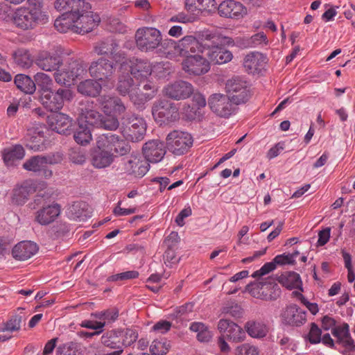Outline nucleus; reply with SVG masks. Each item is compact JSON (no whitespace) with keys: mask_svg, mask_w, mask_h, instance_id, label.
<instances>
[{"mask_svg":"<svg viewBox=\"0 0 355 355\" xmlns=\"http://www.w3.org/2000/svg\"><path fill=\"white\" fill-rule=\"evenodd\" d=\"M81 351L77 343L68 342L60 345L56 349V355H80Z\"/></svg>","mask_w":355,"mask_h":355,"instance_id":"nucleus-54","label":"nucleus"},{"mask_svg":"<svg viewBox=\"0 0 355 355\" xmlns=\"http://www.w3.org/2000/svg\"><path fill=\"white\" fill-rule=\"evenodd\" d=\"M216 8L221 17L228 18L239 19L243 17L245 12L243 6L240 2L234 0L223 1Z\"/></svg>","mask_w":355,"mask_h":355,"instance_id":"nucleus-31","label":"nucleus"},{"mask_svg":"<svg viewBox=\"0 0 355 355\" xmlns=\"http://www.w3.org/2000/svg\"><path fill=\"white\" fill-rule=\"evenodd\" d=\"M162 46L164 49V55L169 59L175 58L177 53L187 58V56L204 53L206 49L205 42L200 43L193 35H187L178 42L173 40H165Z\"/></svg>","mask_w":355,"mask_h":355,"instance_id":"nucleus-2","label":"nucleus"},{"mask_svg":"<svg viewBox=\"0 0 355 355\" xmlns=\"http://www.w3.org/2000/svg\"><path fill=\"white\" fill-rule=\"evenodd\" d=\"M146 132V123L142 117L133 116L129 119L123 130V135L132 142H137L144 139Z\"/></svg>","mask_w":355,"mask_h":355,"instance_id":"nucleus-18","label":"nucleus"},{"mask_svg":"<svg viewBox=\"0 0 355 355\" xmlns=\"http://www.w3.org/2000/svg\"><path fill=\"white\" fill-rule=\"evenodd\" d=\"M36 188L35 184L31 180H26L21 184L16 185L10 195V203L17 206L24 205L30 195L36 191Z\"/></svg>","mask_w":355,"mask_h":355,"instance_id":"nucleus-19","label":"nucleus"},{"mask_svg":"<svg viewBox=\"0 0 355 355\" xmlns=\"http://www.w3.org/2000/svg\"><path fill=\"white\" fill-rule=\"evenodd\" d=\"M203 37L205 42L209 43L210 46H218L222 48L234 46V41L232 37L216 32L206 33L203 35Z\"/></svg>","mask_w":355,"mask_h":355,"instance_id":"nucleus-41","label":"nucleus"},{"mask_svg":"<svg viewBox=\"0 0 355 355\" xmlns=\"http://www.w3.org/2000/svg\"><path fill=\"white\" fill-rule=\"evenodd\" d=\"M75 13H62L54 21L55 28L60 33L71 31L75 33Z\"/></svg>","mask_w":355,"mask_h":355,"instance_id":"nucleus-39","label":"nucleus"},{"mask_svg":"<svg viewBox=\"0 0 355 355\" xmlns=\"http://www.w3.org/2000/svg\"><path fill=\"white\" fill-rule=\"evenodd\" d=\"M85 72L83 65L74 61L70 64L68 71L56 72L54 74L55 80L60 85H70L76 79L81 77Z\"/></svg>","mask_w":355,"mask_h":355,"instance_id":"nucleus-26","label":"nucleus"},{"mask_svg":"<svg viewBox=\"0 0 355 355\" xmlns=\"http://www.w3.org/2000/svg\"><path fill=\"white\" fill-rule=\"evenodd\" d=\"M218 329L227 340L232 343H240L244 340L245 333L236 323L227 319H220L218 322Z\"/></svg>","mask_w":355,"mask_h":355,"instance_id":"nucleus-16","label":"nucleus"},{"mask_svg":"<svg viewBox=\"0 0 355 355\" xmlns=\"http://www.w3.org/2000/svg\"><path fill=\"white\" fill-rule=\"evenodd\" d=\"M88 8H80L75 13V33L85 34L92 31L100 22L99 16L94 13L91 5L87 2Z\"/></svg>","mask_w":355,"mask_h":355,"instance_id":"nucleus-10","label":"nucleus"},{"mask_svg":"<svg viewBox=\"0 0 355 355\" xmlns=\"http://www.w3.org/2000/svg\"><path fill=\"white\" fill-rule=\"evenodd\" d=\"M102 89L101 85L97 81L92 79H87L80 83L77 90L83 95L96 97Z\"/></svg>","mask_w":355,"mask_h":355,"instance_id":"nucleus-44","label":"nucleus"},{"mask_svg":"<svg viewBox=\"0 0 355 355\" xmlns=\"http://www.w3.org/2000/svg\"><path fill=\"white\" fill-rule=\"evenodd\" d=\"M268 43V40L263 32L256 33L247 40L248 46L251 48L267 45Z\"/></svg>","mask_w":355,"mask_h":355,"instance_id":"nucleus-57","label":"nucleus"},{"mask_svg":"<svg viewBox=\"0 0 355 355\" xmlns=\"http://www.w3.org/2000/svg\"><path fill=\"white\" fill-rule=\"evenodd\" d=\"M25 155L24 148L20 145L4 150L3 153V159L6 166H13L15 162L19 161Z\"/></svg>","mask_w":355,"mask_h":355,"instance_id":"nucleus-45","label":"nucleus"},{"mask_svg":"<svg viewBox=\"0 0 355 355\" xmlns=\"http://www.w3.org/2000/svg\"><path fill=\"white\" fill-rule=\"evenodd\" d=\"M225 89L235 105L246 103L251 96L247 81L239 76L229 79L225 84Z\"/></svg>","mask_w":355,"mask_h":355,"instance_id":"nucleus-7","label":"nucleus"},{"mask_svg":"<svg viewBox=\"0 0 355 355\" xmlns=\"http://www.w3.org/2000/svg\"><path fill=\"white\" fill-rule=\"evenodd\" d=\"M22 317L15 315L0 326V342H5L12 337L13 332H17L21 329Z\"/></svg>","mask_w":355,"mask_h":355,"instance_id":"nucleus-35","label":"nucleus"},{"mask_svg":"<svg viewBox=\"0 0 355 355\" xmlns=\"http://www.w3.org/2000/svg\"><path fill=\"white\" fill-rule=\"evenodd\" d=\"M123 331L121 329L107 331L101 336V343L105 346L116 350L123 349L121 346V336Z\"/></svg>","mask_w":355,"mask_h":355,"instance_id":"nucleus-38","label":"nucleus"},{"mask_svg":"<svg viewBox=\"0 0 355 355\" xmlns=\"http://www.w3.org/2000/svg\"><path fill=\"white\" fill-rule=\"evenodd\" d=\"M69 217L75 220L84 221L91 217L89 205L84 201L73 202L68 209Z\"/></svg>","mask_w":355,"mask_h":355,"instance_id":"nucleus-37","label":"nucleus"},{"mask_svg":"<svg viewBox=\"0 0 355 355\" xmlns=\"http://www.w3.org/2000/svg\"><path fill=\"white\" fill-rule=\"evenodd\" d=\"M268 59L266 55L258 52H251L245 55L243 60V67L248 73H259L264 69Z\"/></svg>","mask_w":355,"mask_h":355,"instance_id":"nucleus-25","label":"nucleus"},{"mask_svg":"<svg viewBox=\"0 0 355 355\" xmlns=\"http://www.w3.org/2000/svg\"><path fill=\"white\" fill-rule=\"evenodd\" d=\"M278 282L288 289L297 288L302 291V282L300 276L295 272H285L278 278Z\"/></svg>","mask_w":355,"mask_h":355,"instance_id":"nucleus-40","label":"nucleus"},{"mask_svg":"<svg viewBox=\"0 0 355 355\" xmlns=\"http://www.w3.org/2000/svg\"><path fill=\"white\" fill-rule=\"evenodd\" d=\"M142 153L148 164L149 162L158 163L166 155V145L159 139L149 140L143 145Z\"/></svg>","mask_w":355,"mask_h":355,"instance_id":"nucleus-17","label":"nucleus"},{"mask_svg":"<svg viewBox=\"0 0 355 355\" xmlns=\"http://www.w3.org/2000/svg\"><path fill=\"white\" fill-rule=\"evenodd\" d=\"M15 84L21 92L32 94L35 92V83L28 76L17 74L15 78Z\"/></svg>","mask_w":355,"mask_h":355,"instance_id":"nucleus-47","label":"nucleus"},{"mask_svg":"<svg viewBox=\"0 0 355 355\" xmlns=\"http://www.w3.org/2000/svg\"><path fill=\"white\" fill-rule=\"evenodd\" d=\"M166 140L168 150L178 156L187 153L193 143V139L191 134L179 130L171 132L167 135Z\"/></svg>","mask_w":355,"mask_h":355,"instance_id":"nucleus-6","label":"nucleus"},{"mask_svg":"<svg viewBox=\"0 0 355 355\" xmlns=\"http://www.w3.org/2000/svg\"><path fill=\"white\" fill-rule=\"evenodd\" d=\"M35 85H37L39 87L40 95L42 92H45L51 89L53 85V80L51 78L43 72H38L34 76V80Z\"/></svg>","mask_w":355,"mask_h":355,"instance_id":"nucleus-52","label":"nucleus"},{"mask_svg":"<svg viewBox=\"0 0 355 355\" xmlns=\"http://www.w3.org/2000/svg\"><path fill=\"white\" fill-rule=\"evenodd\" d=\"M73 99V92L67 88H59L56 91L49 89L40 95V102L48 111L57 112L64 106L65 101Z\"/></svg>","mask_w":355,"mask_h":355,"instance_id":"nucleus-3","label":"nucleus"},{"mask_svg":"<svg viewBox=\"0 0 355 355\" xmlns=\"http://www.w3.org/2000/svg\"><path fill=\"white\" fill-rule=\"evenodd\" d=\"M152 67L153 72L159 78L166 77L171 73L170 63L167 62H157Z\"/></svg>","mask_w":355,"mask_h":355,"instance_id":"nucleus-61","label":"nucleus"},{"mask_svg":"<svg viewBox=\"0 0 355 355\" xmlns=\"http://www.w3.org/2000/svg\"><path fill=\"white\" fill-rule=\"evenodd\" d=\"M208 104L213 112L224 118H228L234 114L237 105L227 95L222 94H212L208 100Z\"/></svg>","mask_w":355,"mask_h":355,"instance_id":"nucleus-13","label":"nucleus"},{"mask_svg":"<svg viewBox=\"0 0 355 355\" xmlns=\"http://www.w3.org/2000/svg\"><path fill=\"white\" fill-rule=\"evenodd\" d=\"M80 121L86 123L88 126H98L101 123L102 114L95 109L93 101H86L80 104L79 108Z\"/></svg>","mask_w":355,"mask_h":355,"instance_id":"nucleus-23","label":"nucleus"},{"mask_svg":"<svg viewBox=\"0 0 355 355\" xmlns=\"http://www.w3.org/2000/svg\"><path fill=\"white\" fill-rule=\"evenodd\" d=\"M89 71L91 76L98 80H106L114 71V63L105 58H100L92 62Z\"/></svg>","mask_w":355,"mask_h":355,"instance_id":"nucleus-21","label":"nucleus"},{"mask_svg":"<svg viewBox=\"0 0 355 355\" xmlns=\"http://www.w3.org/2000/svg\"><path fill=\"white\" fill-rule=\"evenodd\" d=\"M150 164L140 155L132 154L125 164V168L129 174L135 177H143L149 170Z\"/></svg>","mask_w":355,"mask_h":355,"instance_id":"nucleus-29","label":"nucleus"},{"mask_svg":"<svg viewBox=\"0 0 355 355\" xmlns=\"http://www.w3.org/2000/svg\"><path fill=\"white\" fill-rule=\"evenodd\" d=\"M69 159L76 164H83L86 161V153L81 148H73L69 153Z\"/></svg>","mask_w":355,"mask_h":355,"instance_id":"nucleus-58","label":"nucleus"},{"mask_svg":"<svg viewBox=\"0 0 355 355\" xmlns=\"http://www.w3.org/2000/svg\"><path fill=\"white\" fill-rule=\"evenodd\" d=\"M73 120L67 114L57 112L48 117L51 129L59 134L69 135Z\"/></svg>","mask_w":355,"mask_h":355,"instance_id":"nucleus-24","label":"nucleus"},{"mask_svg":"<svg viewBox=\"0 0 355 355\" xmlns=\"http://www.w3.org/2000/svg\"><path fill=\"white\" fill-rule=\"evenodd\" d=\"M44 132L37 128H29L24 137L26 147L35 152L43 151L46 149Z\"/></svg>","mask_w":355,"mask_h":355,"instance_id":"nucleus-27","label":"nucleus"},{"mask_svg":"<svg viewBox=\"0 0 355 355\" xmlns=\"http://www.w3.org/2000/svg\"><path fill=\"white\" fill-rule=\"evenodd\" d=\"M123 333L121 336V346L128 347L132 345L138 338V332L133 329H122Z\"/></svg>","mask_w":355,"mask_h":355,"instance_id":"nucleus-55","label":"nucleus"},{"mask_svg":"<svg viewBox=\"0 0 355 355\" xmlns=\"http://www.w3.org/2000/svg\"><path fill=\"white\" fill-rule=\"evenodd\" d=\"M54 8L58 12L76 13L78 9L87 8V2L85 0H55Z\"/></svg>","mask_w":355,"mask_h":355,"instance_id":"nucleus-36","label":"nucleus"},{"mask_svg":"<svg viewBox=\"0 0 355 355\" xmlns=\"http://www.w3.org/2000/svg\"><path fill=\"white\" fill-rule=\"evenodd\" d=\"M205 45H206V55L214 64H222L232 60L233 55L231 51L221 46H210L207 42H205Z\"/></svg>","mask_w":355,"mask_h":355,"instance_id":"nucleus-34","label":"nucleus"},{"mask_svg":"<svg viewBox=\"0 0 355 355\" xmlns=\"http://www.w3.org/2000/svg\"><path fill=\"white\" fill-rule=\"evenodd\" d=\"M245 329L248 334L254 338H263L269 331L267 324L259 321H248L245 324Z\"/></svg>","mask_w":355,"mask_h":355,"instance_id":"nucleus-42","label":"nucleus"},{"mask_svg":"<svg viewBox=\"0 0 355 355\" xmlns=\"http://www.w3.org/2000/svg\"><path fill=\"white\" fill-rule=\"evenodd\" d=\"M216 7L217 3L215 0H185V8L189 12L211 11Z\"/></svg>","mask_w":355,"mask_h":355,"instance_id":"nucleus-43","label":"nucleus"},{"mask_svg":"<svg viewBox=\"0 0 355 355\" xmlns=\"http://www.w3.org/2000/svg\"><path fill=\"white\" fill-rule=\"evenodd\" d=\"M45 165L43 155H35L26 160L24 163L23 167L27 171L40 173L44 169Z\"/></svg>","mask_w":355,"mask_h":355,"instance_id":"nucleus-53","label":"nucleus"},{"mask_svg":"<svg viewBox=\"0 0 355 355\" xmlns=\"http://www.w3.org/2000/svg\"><path fill=\"white\" fill-rule=\"evenodd\" d=\"M119 49V41L113 37H108L97 42L94 50L99 55L108 56L116 63L123 62L125 53Z\"/></svg>","mask_w":355,"mask_h":355,"instance_id":"nucleus-9","label":"nucleus"},{"mask_svg":"<svg viewBox=\"0 0 355 355\" xmlns=\"http://www.w3.org/2000/svg\"><path fill=\"white\" fill-rule=\"evenodd\" d=\"M15 63L22 69H28L33 63L31 55L28 51L24 49H18L12 53Z\"/></svg>","mask_w":355,"mask_h":355,"instance_id":"nucleus-49","label":"nucleus"},{"mask_svg":"<svg viewBox=\"0 0 355 355\" xmlns=\"http://www.w3.org/2000/svg\"><path fill=\"white\" fill-rule=\"evenodd\" d=\"M98 101L106 115L120 116L126 110L121 99L115 96L103 95L98 98Z\"/></svg>","mask_w":355,"mask_h":355,"instance_id":"nucleus-22","label":"nucleus"},{"mask_svg":"<svg viewBox=\"0 0 355 355\" xmlns=\"http://www.w3.org/2000/svg\"><path fill=\"white\" fill-rule=\"evenodd\" d=\"M37 245L31 241H23L18 243L12 250V255L14 259L18 261H25L38 251Z\"/></svg>","mask_w":355,"mask_h":355,"instance_id":"nucleus-32","label":"nucleus"},{"mask_svg":"<svg viewBox=\"0 0 355 355\" xmlns=\"http://www.w3.org/2000/svg\"><path fill=\"white\" fill-rule=\"evenodd\" d=\"M189 329L196 333V338L201 343H207L212 338L211 331L209 327L200 322H193L190 324Z\"/></svg>","mask_w":355,"mask_h":355,"instance_id":"nucleus-46","label":"nucleus"},{"mask_svg":"<svg viewBox=\"0 0 355 355\" xmlns=\"http://www.w3.org/2000/svg\"><path fill=\"white\" fill-rule=\"evenodd\" d=\"M96 143L99 148H105L113 154L125 155L130 151V146L123 137L111 132L98 136Z\"/></svg>","mask_w":355,"mask_h":355,"instance_id":"nucleus-8","label":"nucleus"},{"mask_svg":"<svg viewBox=\"0 0 355 355\" xmlns=\"http://www.w3.org/2000/svg\"><path fill=\"white\" fill-rule=\"evenodd\" d=\"M182 64L183 70L190 76H200L210 69L209 62L199 54L187 56Z\"/></svg>","mask_w":355,"mask_h":355,"instance_id":"nucleus-15","label":"nucleus"},{"mask_svg":"<svg viewBox=\"0 0 355 355\" xmlns=\"http://www.w3.org/2000/svg\"><path fill=\"white\" fill-rule=\"evenodd\" d=\"M331 334L336 338V343L341 345L347 351L352 352L355 349V343L350 335L347 323L344 322L334 327Z\"/></svg>","mask_w":355,"mask_h":355,"instance_id":"nucleus-28","label":"nucleus"},{"mask_svg":"<svg viewBox=\"0 0 355 355\" xmlns=\"http://www.w3.org/2000/svg\"><path fill=\"white\" fill-rule=\"evenodd\" d=\"M164 94L175 101L188 98L193 94V85L184 80H178L166 85Z\"/></svg>","mask_w":355,"mask_h":355,"instance_id":"nucleus-14","label":"nucleus"},{"mask_svg":"<svg viewBox=\"0 0 355 355\" xmlns=\"http://www.w3.org/2000/svg\"><path fill=\"white\" fill-rule=\"evenodd\" d=\"M137 47L141 51L148 52L157 48L162 43L161 32L153 27H141L137 30L135 35ZM163 47V46H162Z\"/></svg>","mask_w":355,"mask_h":355,"instance_id":"nucleus-5","label":"nucleus"},{"mask_svg":"<svg viewBox=\"0 0 355 355\" xmlns=\"http://www.w3.org/2000/svg\"><path fill=\"white\" fill-rule=\"evenodd\" d=\"M74 140L80 145H87L92 139L89 126L79 122L73 134Z\"/></svg>","mask_w":355,"mask_h":355,"instance_id":"nucleus-50","label":"nucleus"},{"mask_svg":"<svg viewBox=\"0 0 355 355\" xmlns=\"http://www.w3.org/2000/svg\"><path fill=\"white\" fill-rule=\"evenodd\" d=\"M237 355H259L257 347L249 343H245L237 347Z\"/></svg>","mask_w":355,"mask_h":355,"instance_id":"nucleus-63","label":"nucleus"},{"mask_svg":"<svg viewBox=\"0 0 355 355\" xmlns=\"http://www.w3.org/2000/svg\"><path fill=\"white\" fill-rule=\"evenodd\" d=\"M135 86L136 85L130 75H122L119 78L116 90L121 95H128L130 97Z\"/></svg>","mask_w":355,"mask_h":355,"instance_id":"nucleus-51","label":"nucleus"},{"mask_svg":"<svg viewBox=\"0 0 355 355\" xmlns=\"http://www.w3.org/2000/svg\"><path fill=\"white\" fill-rule=\"evenodd\" d=\"M139 273L137 270H128L109 276L107 278V282H118L128 279H137L139 277Z\"/></svg>","mask_w":355,"mask_h":355,"instance_id":"nucleus-56","label":"nucleus"},{"mask_svg":"<svg viewBox=\"0 0 355 355\" xmlns=\"http://www.w3.org/2000/svg\"><path fill=\"white\" fill-rule=\"evenodd\" d=\"M306 311L295 304L286 306L279 315L281 324L288 327H302L306 322Z\"/></svg>","mask_w":355,"mask_h":355,"instance_id":"nucleus-12","label":"nucleus"},{"mask_svg":"<svg viewBox=\"0 0 355 355\" xmlns=\"http://www.w3.org/2000/svg\"><path fill=\"white\" fill-rule=\"evenodd\" d=\"M130 63V73L139 82L148 79L153 73L152 65L148 60L133 59Z\"/></svg>","mask_w":355,"mask_h":355,"instance_id":"nucleus-33","label":"nucleus"},{"mask_svg":"<svg viewBox=\"0 0 355 355\" xmlns=\"http://www.w3.org/2000/svg\"><path fill=\"white\" fill-rule=\"evenodd\" d=\"M150 351L153 355H164L168 352V348L165 343L154 340L150 346Z\"/></svg>","mask_w":355,"mask_h":355,"instance_id":"nucleus-64","label":"nucleus"},{"mask_svg":"<svg viewBox=\"0 0 355 355\" xmlns=\"http://www.w3.org/2000/svg\"><path fill=\"white\" fill-rule=\"evenodd\" d=\"M151 112L155 121L160 125L175 122L180 118L179 107L175 103L166 99L155 101Z\"/></svg>","mask_w":355,"mask_h":355,"instance_id":"nucleus-4","label":"nucleus"},{"mask_svg":"<svg viewBox=\"0 0 355 355\" xmlns=\"http://www.w3.org/2000/svg\"><path fill=\"white\" fill-rule=\"evenodd\" d=\"M62 53L60 49L54 51H40L36 56L35 64L45 71L60 72L59 69L63 63Z\"/></svg>","mask_w":355,"mask_h":355,"instance_id":"nucleus-11","label":"nucleus"},{"mask_svg":"<svg viewBox=\"0 0 355 355\" xmlns=\"http://www.w3.org/2000/svg\"><path fill=\"white\" fill-rule=\"evenodd\" d=\"M322 330L315 322L311 323L310 330L306 338L311 344H318L321 342Z\"/></svg>","mask_w":355,"mask_h":355,"instance_id":"nucleus-59","label":"nucleus"},{"mask_svg":"<svg viewBox=\"0 0 355 355\" xmlns=\"http://www.w3.org/2000/svg\"><path fill=\"white\" fill-rule=\"evenodd\" d=\"M151 99H153L152 95L147 94L137 85L130 96L131 102L139 110H143L145 107V104Z\"/></svg>","mask_w":355,"mask_h":355,"instance_id":"nucleus-48","label":"nucleus"},{"mask_svg":"<svg viewBox=\"0 0 355 355\" xmlns=\"http://www.w3.org/2000/svg\"><path fill=\"white\" fill-rule=\"evenodd\" d=\"M137 85L139 87H141V89L147 94L152 95V98L157 94L158 90L157 85L148 79L139 82Z\"/></svg>","mask_w":355,"mask_h":355,"instance_id":"nucleus-62","label":"nucleus"},{"mask_svg":"<svg viewBox=\"0 0 355 355\" xmlns=\"http://www.w3.org/2000/svg\"><path fill=\"white\" fill-rule=\"evenodd\" d=\"M112 153L105 148H99L96 144L91 153V163L96 168H105L114 162Z\"/></svg>","mask_w":355,"mask_h":355,"instance_id":"nucleus-30","label":"nucleus"},{"mask_svg":"<svg viewBox=\"0 0 355 355\" xmlns=\"http://www.w3.org/2000/svg\"><path fill=\"white\" fill-rule=\"evenodd\" d=\"M61 214V206L57 202L44 205L35 213V221L42 226L53 223Z\"/></svg>","mask_w":355,"mask_h":355,"instance_id":"nucleus-20","label":"nucleus"},{"mask_svg":"<svg viewBox=\"0 0 355 355\" xmlns=\"http://www.w3.org/2000/svg\"><path fill=\"white\" fill-rule=\"evenodd\" d=\"M42 0H27L26 4L17 8L12 15L15 27L22 31L35 28L46 17L42 11Z\"/></svg>","mask_w":355,"mask_h":355,"instance_id":"nucleus-1","label":"nucleus"},{"mask_svg":"<svg viewBox=\"0 0 355 355\" xmlns=\"http://www.w3.org/2000/svg\"><path fill=\"white\" fill-rule=\"evenodd\" d=\"M107 117H102L101 123L98 126L103 128L105 130H115L119 126V122L117 116L107 115Z\"/></svg>","mask_w":355,"mask_h":355,"instance_id":"nucleus-60","label":"nucleus"}]
</instances>
